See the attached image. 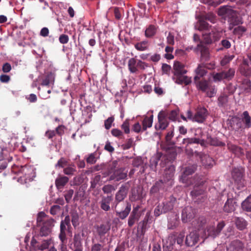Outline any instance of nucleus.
<instances>
[{"instance_id": "obj_5", "label": "nucleus", "mask_w": 251, "mask_h": 251, "mask_svg": "<svg viewBox=\"0 0 251 251\" xmlns=\"http://www.w3.org/2000/svg\"><path fill=\"white\" fill-rule=\"evenodd\" d=\"M174 76L173 79L175 80V82L178 84H184L187 85L191 83V78L184 75L187 71L184 69V65L179 61H175L173 66Z\"/></svg>"}, {"instance_id": "obj_56", "label": "nucleus", "mask_w": 251, "mask_h": 251, "mask_svg": "<svg viewBox=\"0 0 251 251\" xmlns=\"http://www.w3.org/2000/svg\"><path fill=\"white\" fill-rule=\"evenodd\" d=\"M71 222L74 227H76L79 225V216L76 212L71 213Z\"/></svg>"}, {"instance_id": "obj_34", "label": "nucleus", "mask_w": 251, "mask_h": 251, "mask_svg": "<svg viewBox=\"0 0 251 251\" xmlns=\"http://www.w3.org/2000/svg\"><path fill=\"white\" fill-rule=\"evenodd\" d=\"M197 165L193 164L185 168L181 176V178L183 181H187V177L193 174L196 170Z\"/></svg>"}, {"instance_id": "obj_48", "label": "nucleus", "mask_w": 251, "mask_h": 251, "mask_svg": "<svg viewBox=\"0 0 251 251\" xmlns=\"http://www.w3.org/2000/svg\"><path fill=\"white\" fill-rule=\"evenodd\" d=\"M195 83L198 88L203 92L206 91L208 88V82L205 80H198Z\"/></svg>"}, {"instance_id": "obj_27", "label": "nucleus", "mask_w": 251, "mask_h": 251, "mask_svg": "<svg viewBox=\"0 0 251 251\" xmlns=\"http://www.w3.org/2000/svg\"><path fill=\"white\" fill-rule=\"evenodd\" d=\"M236 202L233 198H227L223 210L226 213H231L236 209Z\"/></svg>"}, {"instance_id": "obj_10", "label": "nucleus", "mask_w": 251, "mask_h": 251, "mask_svg": "<svg viewBox=\"0 0 251 251\" xmlns=\"http://www.w3.org/2000/svg\"><path fill=\"white\" fill-rule=\"evenodd\" d=\"M210 29L211 32L202 34L203 41L205 44H211L218 41L221 37L220 32L214 27L212 26Z\"/></svg>"}, {"instance_id": "obj_61", "label": "nucleus", "mask_w": 251, "mask_h": 251, "mask_svg": "<svg viewBox=\"0 0 251 251\" xmlns=\"http://www.w3.org/2000/svg\"><path fill=\"white\" fill-rule=\"evenodd\" d=\"M150 218V212H148L146 213L144 220L140 223V225H141L142 229H144L146 228V226L148 224V222Z\"/></svg>"}, {"instance_id": "obj_46", "label": "nucleus", "mask_w": 251, "mask_h": 251, "mask_svg": "<svg viewBox=\"0 0 251 251\" xmlns=\"http://www.w3.org/2000/svg\"><path fill=\"white\" fill-rule=\"evenodd\" d=\"M166 117L168 119L175 122L178 119V111L177 110H173L170 111H165Z\"/></svg>"}, {"instance_id": "obj_60", "label": "nucleus", "mask_w": 251, "mask_h": 251, "mask_svg": "<svg viewBox=\"0 0 251 251\" xmlns=\"http://www.w3.org/2000/svg\"><path fill=\"white\" fill-rule=\"evenodd\" d=\"M68 161L66 158L64 157H61L58 161L57 163L55 165V167L56 168H64L67 165Z\"/></svg>"}, {"instance_id": "obj_43", "label": "nucleus", "mask_w": 251, "mask_h": 251, "mask_svg": "<svg viewBox=\"0 0 251 251\" xmlns=\"http://www.w3.org/2000/svg\"><path fill=\"white\" fill-rule=\"evenodd\" d=\"M242 119L245 125V128H249L251 127V117L247 111H245L243 113Z\"/></svg>"}, {"instance_id": "obj_45", "label": "nucleus", "mask_w": 251, "mask_h": 251, "mask_svg": "<svg viewBox=\"0 0 251 251\" xmlns=\"http://www.w3.org/2000/svg\"><path fill=\"white\" fill-rule=\"evenodd\" d=\"M141 214H136L134 213H130L128 219V226L131 227L136 222L139 221Z\"/></svg>"}, {"instance_id": "obj_62", "label": "nucleus", "mask_w": 251, "mask_h": 251, "mask_svg": "<svg viewBox=\"0 0 251 251\" xmlns=\"http://www.w3.org/2000/svg\"><path fill=\"white\" fill-rule=\"evenodd\" d=\"M91 251H105L103 246L100 243L93 244L91 248Z\"/></svg>"}, {"instance_id": "obj_9", "label": "nucleus", "mask_w": 251, "mask_h": 251, "mask_svg": "<svg viewBox=\"0 0 251 251\" xmlns=\"http://www.w3.org/2000/svg\"><path fill=\"white\" fill-rule=\"evenodd\" d=\"M70 221V216L67 215L65 216L64 220L60 222L59 238L62 242L67 241V232H70L71 228Z\"/></svg>"}, {"instance_id": "obj_49", "label": "nucleus", "mask_w": 251, "mask_h": 251, "mask_svg": "<svg viewBox=\"0 0 251 251\" xmlns=\"http://www.w3.org/2000/svg\"><path fill=\"white\" fill-rule=\"evenodd\" d=\"M238 26L234 28L233 30V33L234 35L238 36L239 38L243 36L245 32L247 30V29L245 26L238 25Z\"/></svg>"}, {"instance_id": "obj_42", "label": "nucleus", "mask_w": 251, "mask_h": 251, "mask_svg": "<svg viewBox=\"0 0 251 251\" xmlns=\"http://www.w3.org/2000/svg\"><path fill=\"white\" fill-rule=\"evenodd\" d=\"M128 68L131 73H136L138 71L137 60L134 58L129 59L128 61Z\"/></svg>"}, {"instance_id": "obj_55", "label": "nucleus", "mask_w": 251, "mask_h": 251, "mask_svg": "<svg viewBox=\"0 0 251 251\" xmlns=\"http://www.w3.org/2000/svg\"><path fill=\"white\" fill-rule=\"evenodd\" d=\"M116 190V188L111 184H106L104 185L102 188V190L104 194H111L112 192Z\"/></svg>"}, {"instance_id": "obj_18", "label": "nucleus", "mask_w": 251, "mask_h": 251, "mask_svg": "<svg viewBox=\"0 0 251 251\" xmlns=\"http://www.w3.org/2000/svg\"><path fill=\"white\" fill-rule=\"evenodd\" d=\"M177 200L173 196H170L167 198L162 204V211L164 213L171 211L173 210L176 204Z\"/></svg>"}, {"instance_id": "obj_3", "label": "nucleus", "mask_w": 251, "mask_h": 251, "mask_svg": "<svg viewBox=\"0 0 251 251\" xmlns=\"http://www.w3.org/2000/svg\"><path fill=\"white\" fill-rule=\"evenodd\" d=\"M188 185H194L193 190L191 192V196L195 202L198 203L204 202L207 198L205 190L203 187V181L198 176H195L186 182Z\"/></svg>"}, {"instance_id": "obj_24", "label": "nucleus", "mask_w": 251, "mask_h": 251, "mask_svg": "<svg viewBox=\"0 0 251 251\" xmlns=\"http://www.w3.org/2000/svg\"><path fill=\"white\" fill-rule=\"evenodd\" d=\"M207 115V110L205 108H198L194 116V121L201 123L205 120Z\"/></svg>"}, {"instance_id": "obj_16", "label": "nucleus", "mask_w": 251, "mask_h": 251, "mask_svg": "<svg viewBox=\"0 0 251 251\" xmlns=\"http://www.w3.org/2000/svg\"><path fill=\"white\" fill-rule=\"evenodd\" d=\"M127 170L125 167L118 168L114 173L110 175V180H115L117 181L125 179L127 176Z\"/></svg>"}, {"instance_id": "obj_57", "label": "nucleus", "mask_w": 251, "mask_h": 251, "mask_svg": "<svg viewBox=\"0 0 251 251\" xmlns=\"http://www.w3.org/2000/svg\"><path fill=\"white\" fill-rule=\"evenodd\" d=\"M100 179L101 176L100 175H97L94 177H93L90 181L91 188L93 189L96 188V186L99 183Z\"/></svg>"}, {"instance_id": "obj_13", "label": "nucleus", "mask_w": 251, "mask_h": 251, "mask_svg": "<svg viewBox=\"0 0 251 251\" xmlns=\"http://www.w3.org/2000/svg\"><path fill=\"white\" fill-rule=\"evenodd\" d=\"M158 122L155 125L156 130H165L168 126L169 122L166 117L165 110L160 111L158 114Z\"/></svg>"}, {"instance_id": "obj_14", "label": "nucleus", "mask_w": 251, "mask_h": 251, "mask_svg": "<svg viewBox=\"0 0 251 251\" xmlns=\"http://www.w3.org/2000/svg\"><path fill=\"white\" fill-rule=\"evenodd\" d=\"M233 93V91L229 92L228 94L226 92L222 93L218 98L217 105L220 108L227 109L230 106V98L229 96Z\"/></svg>"}, {"instance_id": "obj_17", "label": "nucleus", "mask_w": 251, "mask_h": 251, "mask_svg": "<svg viewBox=\"0 0 251 251\" xmlns=\"http://www.w3.org/2000/svg\"><path fill=\"white\" fill-rule=\"evenodd\" d=\"M231 174L232 177L238 185V187H243L244 186L243 170L241 169L235 168L233 169Z\"/></svg>"}, {"instance_id": "obj_58", "label": "nucleus", "mask_w": 251, "mask_h": 251, "mask_svg": "<svg viewBox=\"0 0 251 251\" xmlns=\"http://www.w3.org/2000/svg\"><path fill=\"white\" fill-rule=\"evenodd\" d=\"M76 171V169L74 166H69L63 170V173L66 175H73Z\"/></svg>"}, {"instance_id": "obj_19", "label": "nucleus", "mask_w": 251, "mask_h": 251, "mask_svg": "<svg viewBox=\"0 0 251 251\" xmlns=\"http://www.w3.org/2000/svg\"><path fill=\"white\" fill-rule=\"evenodd\" d=\"M195 211L191 206H186L183 209L181 213V219L183 223L191 221L195 217Z\"/></svg>"}, {"instance_id": "obj_22", "label": "nucleus", "mask_w": 251, "mask_h": 251, "mask_svg": "<svg viewBox=\"0 0 251 251\" xmlns=\"http://www.w3.org/2000/svg\"><path fill=\"white\" fill-rule=\"evenodd\" d=\"M113 201V197L111 195L102 196L100 201V208L104 211H108L111 209L110 203Z\"/></svg>"}, {"instance_id": "obj_59", "label": "nucleus", "mask_w": 251, "mask_h": 251, "mask_svg": "<svg viewBox=\"0 0 251 251\" xmlns=\"http://www.w3.org/2000/svg\"><path fill=\"white\" fill-rule=\"evenodd\" d=\"M220 45L222 47L219 49V50H223L224 49H228L231 47V43L227 39H223L221 42Z\"/></svg>"}, {"instance_id": "obj_47", "label": "nucleus", "mask_w": 251, "mask_h": 251, "mask_svg": "<svg viewBox=\"0 0 251 251\" xmlns=\"http://www.w3.org/2000/svg\"><path fill=\"white\" fill-rule=\"evenodd\" d=\"M241 206L244 210L247 212L251 211V194L242 202Z\"/></svg>"}, {"instance_id": "obj_32", "label": "nucleus", "mask_w": 251, "mask_h": 251, "mask_svg": "<svg viewBox=\"0 0 251 251\" xmlns=\"http://www.w3.org/2000/svg\"><path fill=\"white\" fill-rule=\"evenodd\" d=\"M110 229V225L109 223L102 224L96 227L97 232L100 237L103 236Z\"/></svg>"}, {"instance_id": "obj_52", "label": "nucleus", "mask_w": 251, "mask_h": 251, "mask_svg": "<svg viewBox=\"0 0 251 251\" xmlns=\"http://www.w3.org/2000/svg\"><path fill=\"white\" fill-rule=\"evenodd\" d=\"M163 187V182L162 180H160L157 181L151 188V193H157L159 190Z\"/></svg>"}, {"instance_id": "obj_35", "label": "nucleus", "mask_w": 251, "mask_h": 251, "mask_svg": "<svg viewBox=\"0 0 251 251\" xmlns=\"http://www.w3.org/2000/svg\"><path fill=\"white\" fill-rule=\"evenodd\" d=\"M174 129L173 128L171 131H169L167 132L166 136H165V139L166 142L168 143L172 144H180L179 142L180 141V140L182 139V136H178L176 138V140L172 141V139L174 135Z\"/></svg>"}, {"instance_id": "obj_64", "label": "nucleus", "mask_w": 251, "mask_h": 251, "mask_svg": "<svg viewBox=\"0 0 251 251\" xmlns=\"http://www.w3.org/2000/svg\"><path fill=\"white\" fill-rule=\"evenodd\" d=\"M74 191L73 189H69V190L66 191V193L64 195L65 200L67 203H69L72 196L74 194Z\"/></svg>"}, {"instance_id": "obj_37", "label": "nucleus", "mask_w": 251, "mask_h": 251, "mask_svg": "<svg viewBox=\"0 0 251 251\" xmlns=\"http://www.w3.org/2000/svg\"><path fill=\"white\" fill-rule=\"evenodd\" d=\"M206 142L211 146L223 147L225 143L219 140L216 137H207Z\"/></svg>"}, {"instance_id": "obj_39", "label": "nucleus", "mask_w": 251, "mask_h": 251, "mask_svg": "<svg viewBox=\"0 0 251 251\" xmlns=\"http://www.w3.org/2000/svg\"><path fill=\"white\" fill-rule=\"evenodd\" d=\"M157 27L153 25H150L145 31V35L147 38H151L154 36L157 32Z\"/></svg>"}, {"instance_id": "obj_28", "label": "nucleus", "mask_w": 251, "mask_h": 251, "mask_svg": "<svg viewBox=\"0 0 251 251\" xmlns=\"http://www.w3.org/2000/svg\"><path fill=\"white\" fill-rule=\"evenodd\" d=\"M198 49L201 51V59L202 61H206L209 58V50L207 48L204 46L201 42L197 45Z\"/></svg>"}, {"instance_id": "obj_36", "label": "nucleus", "mask_w": 251, "mask_h": 251, "mask_svg": "<svg viewBox=\"0 0 251 251\" xmlns=\"http://www.w3.org/2000/svg\"><path fill=\"white\" fill-rule=\"evenodd\" d=\"M204 65L203 64L199 65L197 69L196 70V73L197 75L194 77L195 82H196L198 80H200L201 77H202L205 75L207 71L204 69Z\"/></svg>"}, {"instance_id": "obj_21", "label": "nucleus", "mask_w": 251, "mask_h": 251, "mask_svg": "<svg viewBox=\"0 0 251 251\" xmlns=\"http://www.w3.org/2000/svg\"><path fill=\"white\" fill-rule=\"evenodd\" d=\"M244 244L238 239L232 241L227 247V251H244Z\"/></svg>"}, {"instance_id": "obj_8", "label": "nucleus", "mask_w": 251, "mask_h": 251, "mask_svg": "<svg viewBox=\"0 0 251 251\" xmlns=\"http://www.w3.org/2000/svg\"><path fill=\"white\" fill-rule=\"evenodd\" d=\"M225 225V222L223 221L219 222L216 227L213 225L207 226L204 231V238H207L208 237H211L213 239L215 238L220 235Z\"/></svg>"}, {"instance_id": "obj_63", "label": "nucleus", "mask_w": 251, "mask_h": 251, "mask_svg": "<svg viewBox=\"0 0 251 251\" xmlns=\"http://www.w3.org/2000/svg\"><path fill=\"white\" fill-rule=\"evenodd\" d=\"M61 208L58 205H53L50 207V213L52 215H55L57 214L60 211Z\"/></svg>"}, {"instance_id": "obj_41", "label": "nucleus", "mask_w": 251, "mask_h": 251, "mask_svg": "<svg viewBox=\"0 0 251 251\" xmlns=\"http://www.w3.org/2000/svg\"><path fill=\"white\" fill-rule=\"evenodd\" d=\"M0 158L8 162H10L12 160L13 157L9 155V151L6 148H1L0 147Z\"/></svg>"}, {"instance_id": "obj_11", "label": "nucleus", "mask_w": 251, "mask_h": 251, "mask_svg": "<svg viewBox=\"0 0 251 251\" xmlns=\"http://www.w3.org/2000/svg\"><path fill=\"white\" fill-rule=\"evenodd\" d=\"M235 75V70L229 68L228 70H224L213 75V78L215 82L220 81L224 79L227 80H231Z\"/></svg>"}, {"instance_id": "obj_4", "label": "nucleus", "mask_w": 251, "mask_h": 251, "mask_svg": "<svg viewBox=\"0 0 251 251\" xmlns=\"http://www.w3.org/2000/svg\"><path fill=\"white\" fill-rule=\"evenodd\" d=\"M197 19L198 22L195 25V28L200 31H209L212 27V26L209 25L207 21H209L212 24H215L217 21L216 15L211 12L199 15L197 17Z\"/></svg>"}, {"instance_id": "obj_50", "label": "nucleus", "mask_w": 251, "mask_h": 251, "mask_svg": "<svg viewBox=\"0 0 251 251\" xmlns=\"http://www.w3.org/2000/svg\"><path fill=\"white\" fill-rule=\"evenodd\" d=\"M54 77L52 73L48 74L46 77L43 80L41 85L43 86H48L50 84L54 82Z\"/></svg>"}, {"instance_id": "obj_38", "label": "nucleus", "mask_w": 251, "mask_h": 251, "mask_svg": "<svg viewBox=\"0 0 251 251\" xmlns=\"http://www.w3.org/2000/svg\"><path fill=\"white\" fill-rule=\"evenodd\" d=\"M100 153L97 151L89 154L86 158V161L88 164H94L96 163L97 160L100 158Z\"/></svg>"}, {"instance_id": "obj_51", "label": "nucleus", "mask_w": 251, "mask_h": 251, "mask_svg": "<svg viewBox=\"0 0 251 251\" xmlns=\"http://www.w3.org/2000/svg\"><path fill=\"white\" fill-rule=\"evenodd\" d=\"M199 141V139L197 138H183L181 143H180V145H186V146L189 144H195L198 143Z\"/></svg>"}, {"instance_id": "obj_53", "label": "nucleus", "mask_w": 251, "mask_h": 251, "mask_svg": "<svg viewBox=\"0 0 251 251\" xmlns=\"http://www.w3.org/2000/svg\"><path fill=\"white\" fill-rule=\"evenodd\" d=\"M48 217V216L44 212L41 211L38 213L37 217V225L38 226H40L45 221L44 219Z\"/></svg>"}, {"instance_id": "obj_31", "label": "nucleus", "mask_w": 251, "mask_h": 251, "mask_svg": "<svg viewBox=\"0 0 251 251\" xmlns=\"http://www.w3.org/2000/svg\"><path fill=\"white\" fill-rule=\"evenodd\" d=\"M234 222L238 230L242 231L247 228L248 222L243 218L235 217Z\"/></svg>"}, {"instance_id": "obj_29", "label": "nucleus", "mask_w": 251, "mask_h": 251, "mask_svg": "<svg viewBox=\"0 0 251 251\" xmlns=\"http://www.w3.org/2000/svg\"><path fill=\"white\" fill-rule=\"evenodd\" d=\"M227 147L230 152H232L236 156H240L244 154L242 148L231 142H228L227 143Z\"/></svg>"}, {"instance_id": "obj_7", "label": "nucleus", "mask_w": 251, "mask_h": 251, "mask_svg": "<svg viewBox=\"0 0 251 251\" xmlns=\"http://www.w3.org/2000/svg\"><path fill=\"white\" fill-rule=\"evenodd\" d=\"M176 152H173L170 154L164 156H162L161 153L158 152L155 155L151 158L150 161V167L152 171H155L159 160H161L160 165L163 167L166 164L174 160L176 158Z\"/></svg>"}, {"instance_id": "obj_25", "label": "nucleus", "mask_w": 251, "mask_h": 251, "mask_svg": "<svg viewBox=\"0 0 251 251\" xmlns=\"http://www.w3.org/2000/svg\"><path fill=\"white\" fill-rule=\"evenodd\" d=\"M69 178L63 175H58L55 180V185L57 190H61L68 183Z\"/></svg>"}, {"instance_id": "obj_40", "label": "nucleus", "mask_w": 251, "mask_h": 251, "mask_svg": "<svg viewBox=\"0 0 251 251\" xmlns=\"http://www.w3.org/2000/svg\"><path fill=\"white\" fill-rule=\"evenodd\" d=\"M134 47L138 51H145L149 49V42L148 40L142 41L135 44Z\"/></svg>"}, {"instance_id": "obj_54", "label": "nucleus", "mask_w": 251, "mask_h": 251, "mask_svg": "<svg viewBox=\"0 0 251 251\" xmlns=\"http://www.w3.org/2000/svg\"><path fill=\"white\" fill-rule=\"evenodd\" d=\"M178 217L177 215H176L172 221L170 220L169 221L168 225V228L170 229H174L178 226Z\"/></svg>"}, {"instance_id": "obj_44", "label": "nucleus", "mask_w": 251, "mask_h": 251, "mask_svg": "<svg viewBox=\"0 0 251 251\" xmlns=\"http://www.w3.org/2000/svg\"><path fill=\"white\" fill-rule=\"evenodd\" d=\"M153 115H151L150 117L147 116L143 119L142 121V131H145L148 127L152 126L153 122Z\"/></svg>"}, {"instance_id": "obj_2", "label": "nucleus", "mask_w": 251, "mask_h": 251, "mask_svg": "<svg viewBox=\"0 0 251 251\" xmlns=\"http://www.w3.org/2000/svg\"><path fill=\"white\" fill-rule=\"evenodd\" d=\"M218 15L224 17L229 24V29L231 30L234 26L242 25L243 23L242 17L238 12L227 5L221 6L218 11Z\"/></svg>"}, {"instance_id": "obj_26", "label": "nucleus", "mask_w": 251, "mask_h": 251, "mask_svg": "<svg viewBox=\"0 0 251 251\" xmlns=\"http://www.w3.org/2000/svg\"><path fill=\"white\" fill-rule=\"evenodd\" d=\"M119 161L117 160H113L109 162L107 164H106V171L102 173L105 176H108L114 173L118 169Z\"/></svg>"}, {"instance_id": "obj_30", "label": "nucleus", "mask_w": 251, "mask_h": 251, "mask_svg": "<svg viewBox=\"0 0 251 251\" xmlns=\"http://www.w3.org/2000/svg\"><path fill=\"white\" fill-rule=\"evenodd\" d=\"M202 165L206 168H210L214 164V160L213 158L207 154H202L201 156Z\"/></svg>"}, {"instance_id": "obj_1", "label": "nucleus", "mask_w": 251, "mask_h": 251, "mask_svg": "<svg viewBox=\"0 0 251 251\" xmlns=\"http://www.w3.org/2000/svg\"><path fill=\"white\" fill-rule=\"evenodd\" d=\"M128 184L129 182H127L122 185L119 188L115 194V201L112 206L115 211L116 216L121 220L125 219L131 209V203L127 201H124L127 195L129 190Z\"/></svg>"}, {"instance_id": "obj_15", "label": "nucleus", "mask_w": 251, "mask_h": 251, "mask_svg": "<svg viewBox=\"0 0 251 251\" xmlns=\"http://www.w3.org/2000/svg\"><path fill=\"white\" fill-rule=\"evenodd\" d=\"M20 173L23 174L20 176V179L24 181V183H27L33 180L34 177V172L32 168L27 166H22L20 170Z\"/></svg>"}, {"instance_id": "obj_6", "label": "nucleus", "mask_w": 251, "mask_h": 251, "mask_svg": "<svg viewBox=\"0 0 251 251\" xmlns=\"http://www.w3.org/2000/svg\"><path fill=\"white\" fill-rule=\"evenodd\" d=\"M184 237L185 235L183 232H180L178 234L170 235L163 245V251L179 250L183 245Z\"/></svg>"}, {"instance_id": "obj_23", "label": "nucleus", "mask_w": 251, "mask_h": 251, "mask_svg": "<svg viewBox=\"0 0 251 251\" xmlns=\"http://www.w3.org/2000/svg\"><path fill=\"white\" fill-rule=\"evenodd\" d=\"M175 171V168L173 165H169L165 169L163 174V178L161 179L163 180V184L173 179L174 176Z\"/></svg>"}, {"instance_id": "obj_33", "label": "nucleus", "mask_w": 251, "mask_h": 251, "mask_svg": "<svg viewBox=\"0 0 251 251\" xmlns=\"http://www.w3.org/2000/svg\"><path fill=\"white\" fill-rule=\"evenodd\" d=\"M71 250H83V241L74 236L72 242L69 245Z\"/></svg>"}, {"instance_id": "obj_20", "label": "nucleus", "mask_w": 251, "mask_h": 251, "mask_svg": "<svg viewBox=\"0 0 251 251\" xmlns=\"http://www.w3.org/2000/svg\"><path fill=\"white\" fill-rule=\"evenodd\" d=\"M199 240V234L196 231L191 232L185 238V245L188 247L195 246Z\"/></svg>"}, {"instance_id": "obj_12", "label": "nucleus", "mask_w": 251, "mask_h": 251, "mask_svg": "<svg viewBox=\"0 0 251 251\" xmlns=\"http://www.w3.org/2000/svg\"><path fill=\"white\" fill-rule=\"evenodd\" d=\"M55 222L54 219L52 218L45 220L41 226L38 236H48L52 231V228L54 226V223Z\"/></svg>"}]
</instances>
